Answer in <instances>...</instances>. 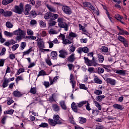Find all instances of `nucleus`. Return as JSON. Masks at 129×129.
<instances>
[{"label":"nucleus","mask_w":129,"mask_h":129,"mask_svg":"<svg viewBox=\"0 0 129 129\" xmlns=\"http://www.w3.org/2000/svg\"><path fill=\"white\" fill-rule=\"evenodd\" d=\"M14 35H19L16 37V40L17 41H21L22 39H30V36H26V31L21 30V29L19 28L18 30H17L14 32Z\"/></svg>","instance_id":"f257e3e1"},{"label":"nucleus","mask_w":129,"mask_h":129,"mask_svg":"<svg viewBox=\"0 0 129 129\" xmlns=\"http://www.w3.org/2000/svg\"><path fill=\"white\" fill-rule=\"evenodd\" d=\"M13 12L16 14H18V15L22 14L23 12H24V4L21 3L19 6H15Z\"/></svg>","instance_id":"f03ea898"},{"label":"nucleus","mask_w":129,"mask_h":129,"mask_svg":"<svg viewBox=\"0 0 129 129\" xmlns=\"http://www.w3.org/2000/svg\"><path fill=\"white\" fill-rule=\"evenodd\" d=\"M64 20L62 18H58L57 22L58 23V27L59 28H63L64 29V31H68V24L66 22H63Z\"/></svg>","instance_id":"7ed1b4c3"},{"label":"nucleus","mask_w":129,"mask_h":129,"mask_svg":"<svg viewBox=\"0 0 129 129\" xmlns=\"http://www.w3.org/2000/svg\"><path fill=\"white\" fill-rule=\"evenodd\" d=\"M84 59L85 60V63H86L88 66H96V65H97V63L94 61V57H93L92 60H89V59L86 57H84Z\"/></svg>","instance_id":"20e7f679"},{"label":"nucleus","mask_w":129,"mask_h":129,"mask_svg":"<svg viewBox=\"0 0 129 129\" xmlns=\"http://www.w3.org/2000/svg\"><path fill=\"white\" fill-rule=\"evenodd\" d=\"M0 14L1 15H2V16H4L6 18H8L9 17H12V15H13V12L12 11H6L3 9H0Z\"/></svg>","instance_id":"39448f33"},{"label":"nucleus","mask_w":129,"mask_h":129,"mask_svg":"<svg viewBox=\"0 0 129 129\" xmlns=\"http://www.w3.org/2000/svg\"><path fill=\"white\" fill-rule=\"evenodd\" d=\"M62 10L66 15H71L72 14V10L69 6H64L62 7Z\"/></svg>","instance_id":"423d86ee"},{"label":"nucleus","mask_w":129,"mask_h":129,"mask_svg":"<svg viewBox=\"0 0 129 129\" xmlns=\"http://www.w3.org/2000/svg\"><path fill=\"white\" fill-rule=\"evenodd\" d=\"M36 41H37L38 47L39 49L42 50V49H44V48H45V43L44 42L43 40H42V39L40 38L39 39V38H38Z\"/></svg>","instance_id":"0eeeda50"},{"label":"nucleus","mask_w":129,"mask_h":129,"mask_svg":"<svg viewBox=\"0 0 129 129\" xmlns=\"http://www.w3.org/2000/svg\"><path fill=\"white\" fill-rule=\"evenodd\" d=\"M48 122H49V124L50 125H52V126H55V125H56V124H62V121L61 120L55 121L53 119H49Z\"/></svg>","instance_id":"6e6552de"},{"label":"nucleus","mask_w":129,"mask_h":129,"mask_svg":"<svg viewBox=\"0 0 129 129\" xmlns=\"http://www.w3.org/2000/svg\"><path fill=\"white\" fill-rule=\"evenodd\" d=\"M30 11H31V5L30 4H27L25 6V11L24 12V15L26 16L30 14Z\"/></svg>","instance_id":"1a4fd4ad"},{"label":"nucleus","mask_w":129,"mask_h":129,"mask_svg":"<svg viewBox=\"0 0 129 129\" xmlns=\"http://www.w3.org/2000/svg\"><path fill=\"white\" fill-rule=\"evenodd\" d=\"M52 15H53V13L52 12H47L44 14V18L45 20H49V19L51 20Z\"/></svg>","instance_id":"9d476101"},{"label":"nucleus","mask_w":129,"mask_h":129,"mask_svg":"<svg viewBox=\"0 0 129 129\" xmlns=\"http://www.w3.org/2000/svg\"><path fill=\"white\" fill-rule=\"evenodd\" d=\"M59 57L60 58H65L66 56L68 55L67 52H66V50H61L59 51Z\"/></svg>","instance_id":"9b49d317"},{"label":"nucleus","mask_w":129,"mask_h":129,"mask_svg":"<svg viewBox=\"0 0 129 129\" xmlns=\"http://www.w3.org/2000/svg\"><path fill=\"white\" fill-rule=\"evenodd\" d=\"M107 83H109L111 85H115V84L116 83V81H115V80L108 78L106 79Z\"/></svg>","instance_id":"f8f14e48"},{"label":"nucleus","mask_w":129,"mask_h":129,"mask_svg":"<svg viewBox=\"0 0 129 129\" xmlns=\"http://www.w3.org/2000/svg\"><path fill=\"white\" fill-rule=\"evenodd\" d=\"M9 82H11V79L7 78L5 79L3 84V88H6V87H7Z\"/></svg>","instance_id":"ddd939ff"},{"label":"nucleus","mask_w":129,"mask_h":129,"mask_svg":"<svg viewBox=\"0 0 129 129\" xmlns=\"http://www.w3.org/2000/svg\"><path fill=\"white\" fill-rule=\"evenodd\" d=\"M76 37H77V34L71 32L69 33V35L67 36V39H70L71 40H73V38H76Z\"/></svg>","instance_id":"4468645a"},{"label":"nucleus","mask_w":129,"mask_h":129,"mask_svg":"<svg viewBox=\"0 0 129 129\" xmlns=\"http://www.w3.org/2000/svg\"><path fill=\"white\" fill-rule=\"evenodd\" d=\"M59 105L63 110H66L67 109V106H66L65 101H60L59 102Z\"/></svg>","instance_id":"2eb2a0df"},{"label":"nucleus","mask_w":129,"mask_h":129,"mask_svg":"<svg viewBox=\"0 0 129 129\" xmlns=\"http://www.w3.org/2000/svg\"><path fill=\"white\" fill-rule=\"evenodd\" d=\"M126 72H127L126 70H117L116 71L115 73L117 74H120L121 75L124 76V75H126V74H127Z\"/></svg>","instance_id":"dca6fc26"},{"label":"nucleus","mask_w":129,"mask_h":129,"mask_svg":"<svg viewBox=\"0 0 129 129\" xmlns=\"http://www.w3.org/2000/svg\"><path fill=\"white\" fill-rule=\"evenodd\" d=\"M75 59V54H74V53H73L68 57V60L70 62H74Z\"/></svg>","instance_id":"f3484780"},{"label":"nucleus","mask_w":129,"mask_h":129,"mask_svg":"<svg viewBox=\"0 0 129 129\" xmlns=\"http://www.w3.org/2000/svg\"><path fill=\"white\" fill-rule=\"evenodd\" d=\"M49 81H50V85H52V84H53V83H54V82H56V81H57V80H58V79H59V77L56 76V77H54L53 78V79H52V78H51V77H49Z\"/></svg>","instance_id":"a211bd4d"},{"label":"nucleus","mask_w":129,"mask_h":129,"mask_svg":"<svg viewBox=\"0 0 129 129\" xmlns=\"http://www.w3.org/2000/svg\"><path fill=\"white\" fill-rule=\"evenodd\" d=\"M51 59H57V57H58V54H57V51H52L51 52Z\"/></svg>","instance_id":"6ab92c4d"},{"label":"nucleus","mask_w":129,"mask_h":129,"mask_svg":"<svg viewBox=\"0 0 129 129\" xmlns=\"http://www.w3.org/2000/svg\"><path fill=\"white\" fill-rule=\"evenodd\" d=\"M62 43L64 45H67V44H72V40L69 38H67V39L64 38V40L62 41Z\"/></svg>","instance_id":"aec40b11"},{"label":"nucleus","mask_w":129,"mask_h":129,"mask_svg":"<svg viewBox=\"0 0 129 129\" xmlns=\"http://www.w3.org/2000/svg\"><path fill=\"white\" fill-rule=\"evenodd\" d=\"M104 98H105V96H104V95L97 96L96 100L97 101H99V102H100V101H102V99H103Z\"/></svg>","instance_id":"412c9836"},{"label":"nucleus","mask_w":129,"mask_h":129,"mask_svg":"<svg viewBox=\"0 0 129 129\" xmlns=\"http://www.w3.org/2000/svg\"><path fill=\"white\" fill-rule=\"evenodd\" d=\"M52 109L54 111H59L60 110V107L57 104L52 105Z\"/></svg>","instance_id":"4be33fe9"},{"label":"nucleus","mask_w":129,"mask_h":129,"mask_svg":"<svg viewBox=\"0 0 129 129\" xmlns=\"http://www.w3.org/2000/svg\"><path fill=\"white\" fill-rule=\"evenodd\" d=\"M46 7L50 12H52V13H55V12H56V9H55L54 7L49 5H47Z\"/></svg>","instance_id":"5701e85b"},{"label":"nucleus","mask_w":129,"mask_h":129,"mask_svg":"<svg viewBox=\"0 0 129 129\" xmlns=\"http://www.w3.org/2000/svg\"><path fill=\"white\" fill-rule=\"evenodd\" d=\"M13 2L14 0H3L2 4L4 5V6H7V5H9V4H11Z\"/></svg>","instance_id":"b1692460"},{"label":"nucleus","mask_w":129,"mask_h":129,"mask_svg":"<svg viewBox=\"0 0 129 129\" xmlns=\"http://www.w3.org/2000/svg\"><path fill=\"white\" fill-rule=\"evenodd\" d=\"M94 81L95 83H97L98 84H101L102 83V81H101L100 79H98V77L95 76L94 79Z\"/></svg>","instance_id":"393cba45"},{"label":"nucleus","mask_w":129,"mask_h":129,"mask_svg":"<svg viewBox=\"0 0 129 129\" xmlns=\"http://www.w3.org/2000/svg\"><path fill=\"white\" fill-rule=\"evenodd\" d=\"M113 107L116 109H120V110H122V109H123V107L118 104L113 105Z\"/></svg>","instance_id":"a878e982"},{"label":"nucleus","mask_w":129,"mask_h":129,"mask_svg":"<svg viewBox=\"0 0 129 129\" xmlns=\"http://www.w3.org/2000/svg\"><path fill=\"white\" fill-rule=\"evenodd\" d=\"M93 102L94 103H95V106L97 107L98 109L99 110H101V105H100V104H99V103L97 101H96L95 99L93 100Z\"/></svg>","instance_id":"bb28decb"},{"label":"nucleus","mask_w":129,"mask_h":129,"mask_svg":"<svg viewBox=\"0 0 129 129\" xmlns=\"http://www.w3.org/2000/svg\"><path fill=\"white\" fill-rule=\"evenodd\" d=\"M100 51L103 53H108V48L106 46H102L100 48Z\"/></svg>","instance_id":"cd10ccee"},{"label":"nucleus","mask_w":129,"mask_h":129,"mask_svg":"<svg viewBox=\"0 0 129 129\" xmlns=\"http://www.w3.org/2000/svg\"><path fill=\"white\" fill-rule=\"evenodd\" d=\"M13 94L15 97H20V96H22L21 92H20L19 91H14Z\"/></svg>","instance_id":"c85d7f7f"},{"label":"nucleus","mask_w":129,"mask_h":129,"mask_svg":"<svg viewBox=\"0 0 129 129\" xmlns=\"http://www.w3.org/2000/svg\"><path fill=\"white\" fill-rule=\"evenodd\" d=\"M98 61L100 63H102L104 61V57L102 55L99 54L98 56Z\"/></svg>","instance_id":"c756f323"},{"label":"nucleus","mask_w":129,"mask_h":129,"mask_svg":"<svg viewBox=\"0 0 129 129\" xmlns=\"http://www.w3.org/2000/svg\"><path fill=\"white\" fill-rule=\"evenodd\" d=\"M115 19L116 20H117V21H119V22H120V23H121V24H123V25H124V22L121 21V19H122V18L120 16V15H119V14H117L116 15Z\"/></svg>","instance_id":"7c9ffc66"},{"label":"nucleus","mask_w":129,"mask_h":129,"mask_svg":"<svg viewBox=\"0 0 129 129\" xmlns=\"http://www.w3.org/2000/svg\"><path fill=\"white\" fill-rule=\"evenodd\" d=\"M86 118L83 117H79V123H85L86 122Z\"/></svg>","instance_id":"2f4dec72"},{"label":"nucleus","mask_w":129,"mask_h":129,"mask_svg":"<svg viewBox=\"0 0 129 129\" xmlns=\"http://www.w3.org/2000/svg\"><path fill=\"white\" fill-rule=\"evenodd\" d=\"M58 17H59V15L58 14H55L52 13L51 20L52 21H55V20H57V19H58Z\"/></svg>","instance_id":"473e14b6"},{"label":"nucleus","mask_w":129,"mask_h":129,"mask_svg":"<svg viewBox=\"0 0 129 129\" xmlns=\"http://www.w3.org/2000/svg\"><path fill=\"white\" fill-rule=\"evenodd\" d=\"M4 35L6 36V37H13L14 33L9 32L8 31H4Z\"/></svg>","instance_id":"72a5a7b5"},{"label":"nucleus","mask_w":129,"mask_h":129,"mask_svg":"<svg viewBox=\"0 0 129 129\" xmlns=\"http://www.w3.org/2000/svg\"><path fill=\"white\" fill-rule=\"evenodd\" d=\"M39 23L41 28H46V23L43 22L42 20H39Z\"/></svg>","instance_id":"f704fd0d"},{"label":"nucleus","mask_w":129,"mask_h":129,"mask_svg":"<svg viewBox=\"0 0 129 129\" xmlns=\"http://www.w3.org/2000/svg\"><path fill=\"white\" fill-rule=\"evenodd\" d=\"M45 75H46V72L42 70L41 71L39 72V74L37 76L38 77H39V76H45Z\"/></svg>","instance_id":"c9c22d12"},{"label":"nucleus","mask_w":129,"mask_h":129,"mask_svg":"<svg viewBox=\"0 0 129 129\" xmlns=\"http://www.w3.org/2000/svg\"><path fill=\"white\" fill-rule=\"evenodd\" d=\"M45 62L49 66H52V62H51V59H50L49 57H47V58L45 59Z\"/></svg>","instance_id":"e433bc0d"},{"label":"nucleus","mask_w":129,"mask_h":129,"mask_svg":"<svg viewBox=\"0 0 129 129\" xmlns=\"http://www.w3.org/2000/svg\"><path fill=\"white\" fill-rule=\"evenodd\" d=\"M48 25L49 27H52V26H55L56 25V22L53 21L52 20H50L48 23Z\"/></svg>","instance_id":"4c0bfd02"},{"label":"nucleus","mask_w":129,"mask_h":129,"mask_svg":"<svg viewBox=\"0 0 129 129\" xmlns=\"http://www.w3.org/2000/svg\"><path fill=\"white\" fill-rule=\"evenodd\" d=\"M6 27L8 28V29H12L13 28V24L11 23L10 22H7L6 24Z\"/></svg>","instance_id":"58836bf2"},{"label":"nucleus","mask_w":129,"mask_h":129,"mask_svg":"<svg viewBox=\"0 0 129 129\" xmlns=\"http://www.w3.org/2000/svg\"><path fill=\"white\" fill-rule=\"evenodd\" d=\"M12 103H14V100L12 98L8 97L7 98V104L8 105H11Z\"/></svg>","instance_id":"ea45409f"},{"label":"nucleus","mask_w":129,"mask_h":129,"mask_svg":"<svg viewBox=\"0 0 129 129\" xmlns=\"http://www.w3.org/2000/svg\"><path fill=\"white\" fill-rule=\"evenodd\" d=\"M53 119L55 121H59V119H60V116L58 115L54 114L53 116Z\"/></svg>","instance_id":"a19ab883"},{"label":"nucleus","mask_w":129,"mask_h":129,"mask_svg":"<svg viewBox=\"0 0 129 129\" xmlns=\"http://www.w3.org/2000/svg\"><path fill=\"white\" fill-rule=\"evenodd\" d=\"M87 102H86V101L80 102V103H77V105H78V107H82V106H83V105H84V104H86Z\"/></svg>","instance_id":"79ce46f5"},{"label":"nucleus","mask_w":129,"mask_h":129,"mask_svg":"<svg viewBox=\"0 0 129 129\" xmlns=\"http://www.w3.org/2000/svg\"><path fill=\"white\" fill-rule=\"evenodd\" d=\"M49 34H50V35H55L58 34V32L56 30H54L53 29H51L49 31Z\"/></svg>","instance_id":"37998d69"},{"label":"nucleus","mask_w":129,"mask_h":129,"mask_svg":"<svg viewBox=\"0 0 129 129\" xmlns=\"http://www.w3.org/2000/svg\"><path fill=\"white\" fill-rule=\"evenodd\" d=\"M91 5V3L89 2H84L83 3V5L85 8H89Z\"/></svg>","instance_id":"c03bdc74"},{"label":"nucleus","mask_w":129,"mask_h":129,"mask_svg":"<svg viewBox=\"0 0 129 129\" xmlns=\"http://www.w3.org/2000/svg\"><path fill=\"white\" fill-rule=\"evenodd\" d=\"M87 105H86V109L88 110V111H90L91 110V108H90V104L88 103V101H86Z\"/></svg>","instance_id":"a18cd8bd"},{"label":"nucleus","mask_w":129,"mask_h":129,"mask_svg":"<svg viewBox=\"0 0 129 129\" xmlns=\"http://www.w3.org/2000/svg\"><path fill=\"white\" fill-rule=\"evenodd\" d=\"M18 48H19V44L13 45L12 47V51H16V49H18Z\"/></svg>","instance_id":"49530a36"},{"label":"nucleus","mask_w":129,"mask_h":129,"mask_svg":"<svg viewBox=\"0 0 129 129\" xmlns=\"http://www.w3.org/2000/svg\"><path fill=\"white\" fill-rule=\"evenodd\" d=\"M27 33L29 36H33L34 35V32L31 29H27Z\"/></svg>","instance_id":"de8ad7c7"},{"label":"nucleus","mask_w":129,"mask_h":129,"mask_svg":"<svg viewBox=\"0 0 129 129\" xmlns=\"http://www.w3.org/2000/svg\"><path fill=\"white\" fill-rule=\"evenodd\" d=\"M94 94L96 95H100V94H102V91L100 90H97L94 91Z\"/></svg>","instance_id":"09e8293b"},{"label":"nucleus","mask_w":129,"mask_h":129,"mask_svg":"<svg viewBox=\"0 0 129 129\" xmlns=\"http://www.w3.org/2000/svg\"><path fill=\"white\" fill-rule=\"evenodd\" d=\"M117 39L119 40V41H120V42H121V43L123 42L124 40H126L125 38H124V37L121 36H118Z\"/></svg>","instance_id":"8fccbe9b"},{"label":"nucleus","mask_w":129,"mask_h":129,"mask_svg":"<svg viewBox=\"0 0 129 129\" xmlns=\"http://www.w3.org/2000/svg\"><path fill=\"white\" fill-rule=\"evenodd\" d=\"M30 15H31L32 18H35V17H37V13H36V11H31Z\"/></svg>","instance_id":"3c124183"},{"label":"nucleus","mask_w":129,"mask_h":129,"mask_svg":"<svg viewBox=\"0 0 129 129\" xmlns=\"http://www.w3.org/2000/svg\"><path fill=\"white\" fill-rule=\"evenodd\" d=\"M92 114L95 115H98V113H99V111L98 110H93L92 109Z\"/></svg>","instance_id":"603ef678"},{"label":"nucleus","mask_w":129,"mask_h":129,"mask_svg":"<svg viewBox=\"0 0 129 129\" xmlns=\"http://www.w3.org/2000/svg\"><path fill=\"white\" fill-rule=\"evenodd\" d=\"M121 35H128L129 33L127 31H124L123 29H121L120 31Z\"/></svg>","instance_id":"864d4df0"},{"label":"nucleus","mask_w":129,"mask_h":129,"mask_svg":"<svg viewBox=\"0 0 129 129\" xmlns=\"http://www.w3.org/2000/svg\"><path fill=\"white\" fill-rule=\"evenodd\" d=\"M30 92L32 94H36V88L35 87L31 88L30 89Z\"/></svg>","instance_id":"5fc2aeb1"},{"label":"nucleus","mask_w":129,"mask_h":129,"mask_svg":"<svg viewBox=\"0 0 129 129\" xmlns=\"http://www.w3.org/2000/svg\"><path fill=\"white\" fill-rule=\"evenodd\" d=\"M79 27L80 28V30H81L82 32H86V29H85V27L83 26L81 24H79Z\"/></svg>","instance_id":"6e6d98bb"},{"label":"nucleus","mask_w":129,"mask_h":129,"mask_svg":"<svg viewBox=\"0 0 129 129\" xmlns=\"http://www.w3.org/2000/svg\"><path fill=\"white\" fill-rule=\"evenodd\" d=\"M82 49L84 53H88V52H89V48L87 47H83Z\"/></svg>","instance_id":"4d7b16f0"},{"label":"nucleus","mask_w":129,"mask_h":129,"mask_svg":"<svg viewBox=\"0 0 129 129\" xmlns=\"http://www.w3.org/2000/svg\"><path fill=\"white\" fill-rule=\"evenodd\" d=\"M80 88L81 89H84L85 90H87V87L85 86V85L83 84H80Z\"/></svg>","instance_id":"13d9d810"},{"label":"nucleus","mask_w":129,"mask_h":129,"mask_svg":"<svg viewBox=\"0 0 129 129\" xmlns=\"http://www.w3.org/2000/svg\"><path fill=\"white\" fill-rule=\"evenodd\" d=\"M6 51H7V49H6L5 47L3 48L0 53L1 56H3L5 55V53H6Z\"/></svg>","instance_id":"bf43d9fd"},{"label":"nucleus","mask_w":129,"mask_h":129,"mask_svg":"<svg viewBox=\"0 0 129 129\" xmlns=\"http://www.w3.org/2000/svg\"><path fill=\"white\" fill-rule=\"evenodd\" d=\"M48 124L47 123H41L40 125H39L40 127H47Z\"/></svg>","instance_id":"052dcab7"},{"label":"nucleus","mask_w":129,"mask_h":129,"mask_svg":"<svg viewBox=\"0 0 129 129\" xmlns=\"http://www.w3.org/2000/svg\"><path fill=\"white\" fill-rule=\"evenodd\" d=\"M30 25H31V26H34V25H37V21L33 19L30 21Z\"/></svg>","instance_id":"680f3d73"},{"label":"nucleus","mask_w":129,"mask_h":129,"mask_svg":"<svg viewBox=\"0 0 129 129\" xmlns=\"http://www.w3.org/2000/svg\"><path fill=\"white\" fill-rule=\"evenodd\" d=\"M20 80H24V79L23 78V77H22L21 76L17 77V78L16 79V83H18V82L20 81Z\"/></svg>","instance_id":"e2e57ef3"},{"label":"nucleus","mask_w":129,"mask_h":129,"mask_svg":"<svg viewBox=\"0 0 129 129\" xmlns=\"http://www.w3.org/2000/svg\"><path fill=\"white\" fill-rule=\"evenodd\" d=\"M58 39H60L61 38V40L63 41L65 39V35L60 33V34L58 36Z\"/></svg>","instance_id":"0e129e2a"},{"label":"nucleus","mask_w":129,"mask_h":129,"mask_svg":"<svg viewBox=\"0 0 129 129\" xmlns=\"http://www.w3.org/2000/svg\"><path fill=\"white\" fill-rule=\"evenodd\" d=\"M98 72L99 73V74H101L104 72V69L101 68H99L98 69Z\"/></svg>","instance_id":"69168bd1"},{"label":"nucleus","mask_w":129,"mask_h":129,"mask_svg":"<svg viewBox=\"0 0 129 129\" xmlns=\"http://www.w3.org/2000/svg\"><path fill=\"white\" fill-rule=\"evenodd\" d=\"M26 45H27V43H26V42H22L21 43V46L22 50H24V49H25Z\"/></svg>","instance_id":"338daca9"},{"label":"nucleus","mask_w":129,"mask_h":129,"mask_svg":"<svg viewBox=\"0 0 129 129\" xmlns=\"http://www.w3.org/2000/svg\"><path fill=\"white\" fill-rule=\"evenodd\" d=\"M14 110L13 109L11 110H9L8 111H6V113L7 114H13V113H14Z\"/></svg>","instance_id":"774afa93"}]
</instances>
